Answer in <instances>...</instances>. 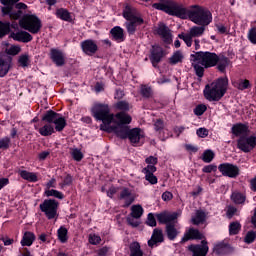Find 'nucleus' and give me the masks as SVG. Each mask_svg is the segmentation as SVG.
I'll use <instances>...</instances> for the list:
<instances>
[{
  "instance_id": "obj_2",
  "label": "nucleus",
  "mask_w": 256,
  "mask_h": 256,
  "mask_svg": "<svg viewBox=\"0 0 256 256\" xmlns=\"http://www.w3.org/2000/svg\"><path fill=\"white\" fill-rule=\"evenodd\" d=\"M229 79L227 77L219 78L211 84H207L204 89V97L207 101H220L227 92Z\"/></svg>"
},
{
  "instance_id": "obj_52",
  "label": "nucleus",
  "mask_w": 256,
  "mask_h": 256,
  "mask_svg": "<svg viewBox=\"0 0 256 256\" xmlns=\"http://www.w3.org/2000/svg\"><path fill=\"white\" fill-rule=\"evenodd\" d=\"M73 184V176L66 175L63 182L59 184L61 189H64L65 187H69V185Z\"/></svg>"
},
{
  "instance_id": "obj_63",
  "label": "nucleus",
  "mask_w": 256,
  "mask_h": 256,
  "mask_svg": "<svg viewBox=\"0 0 256 256\" xmlns=\"http://www.w3.org/2000/svg\"><path fill=\"white\" fill-rule=\"evenodd\" d=\"M117 109L120 111H129V103L125 101H120L116 104Z\"/></svg>"
},
{
  "instance_id": "obj_24",
  "label": "nucleus",
  "mask_w": 256,
  "mask_h": 256,
  "mask_svg": "<svg viewBox=\"0 0 256 256\" xmlns=\"http://www.w3.org/2000/svg\"><path fill=\"white\" fill-rule=\"evenodd\" d=\"M157 171V167L155 166H146L142 173L145 175L146 181H149L151 185H157V177L153 175Z\"/></svg>"
},
{
  "instance_id": "obj_51",
  "label": "nucleus",
  "mask_w": 256,
  "mask_h": 256,
  "mask_svg": "<svg viewBox=\"0 0 256 256\" xmlns=\"http://www.w3.org/2000/svg\"><path fill=\"white\" fill-rule=\"evenodd\" d=\"M146 225H148V227H157V220L155 219V214L153 213L148 214Z\"/></svg>"
},
{
  "instance_id": "obj_48",
  "label": "nucleus",
  "mask_w": 256,
  "mask_h": 256,
  "mask_svg": "<svg viewBox=\"0 0 256 256\" xmlns=\"http://www.w3.org/2000/svg\"><path fill=\"white\" fill-rule=\"evenodd\" d=\"M213 159H215V153L212 150L204 151L202 155V161H204V163H211Z\"/></svg>"
},
{
  "instance_id": "obj_46",
  "label": "nucleus",
  "mask_w": 256,
  "mask_h": 256,
  "mask_svg": "<svg viewBox=\"0 0 256 256\" xmlns=\"http://www.w3.org/2000/svg\"><path fill=\"white\" fill-rule=\"evenodd\" d=\"M231 199L237 205H241L242 203H245V195H243L239 192L232 193Z\"/></svg>"
},
{
  "instance_id": "obj_28",
  "label": "nucleus",
  "mask_w": 256,
  "mask_h": 256,
  "mask_svg": "<svg viewBox=\"0 0 256 256\" xmlns=\"http://www.w3.org/2000/svg\"><path fill=\"white\" fill-rule=\"evenodd\" d=\"M110 33L113 39L118 43H122V41H125V31L123 30V28L115 26L111 29Z\"/></svg>"
},
{
  "instance_id": "obj_53",
  "label": "nucleus",
  "mask_w": 256,
  "mask_h": 256,
  "mask_svg": "<svg viewBox=\"0 0 256 256\" xmlns=\"http://www.w3.org/2000/svg\"><path fill=\"white\" fill-rule=\"evenodd\" d=\"M4 53L6 55H18V53H21V47L13 45L10 48H7Z\"/></svg>"
},
{
  "instance_id": "obj_61",
  "label": "nucleus",
  "mask_w": 256,
  "mask_h": 256,
  "mask_svg": "<svg viewBox=\"0 0 256 256\" xmlns=\"http://www.w3.org/2000/svg\"><path fill=\"white\" fill-rule=\"evenodd\" d=\"M127 223L131 227H139V225H141V222H139V220H137V218H134L133 216L127 217Z\"/></svg>"
},
{
  "instance_id": "obj_12",
  "label": "nucleus",
  "mask_w": 256,
  "mask_h": 256,
  "mask_svg": "<svg viewBox=\"0 0 256 256\" xmlns=\"http://www.w3.org/2000/svg\"><path fill=\"white\" fill-rule=\"evenodd\" d=\"M237 147L240 151H243V153H250V151H253L256 147V137H240L237 141Z\"/></svg>"
},
{
  "instance_id": "obj_64",
  "label": "nucleus",
  "mask_w": 256,
  "mask_h": 256,
  "mask_svg": "<svg viewBox=\"0 0 256 256\" xmlns=\"http://www.w3.org/2000/svg\"><path fill=\"white\" fill-rule=\"evenodd\" d=\"M89 243H91V245H99V243H101V237L98 235H90Z\"/></svg>"
},
{
  "instance_id": "obj_17",
  "label": "nucleus",
  "mask_w": 256,
  "mask_h": 256,
  "mask_svg": "<svg viewBox=\"0 0 256 256\" xmlns=\"http://www.w3.org/2000/svg\"><path fill=\"white\" fill-rule=\"evenodd\" d=\"M50 59L56 67H63L65 65V53L59 49L52 48L50 50Z\"/></svg>"
},
{
  "instance_id": "obj_30",
  "label": "nucleus",
  "mask_w": 256,
  "mask_h": 256,
  "mask_svg": "<svg viewBox=\"0 0 256 256\" xmlns=\"http://www.w3.org/2000/svg\"><path fill=\"white\" fill-rule=\"evenodd\" d=\"M35 241V234L33 232H25L21 240L22 247H31Z\"/></svg>"
},
{
  "instance_id": "obj_34",
  "label": "nucleus",
  "mask_w": 256,
  "mask_h": 256,
  "mask_svg": "<svg viewBox=\"0 0 256 256\" xmlns=\"http://www.w3.org/2000/svg\"><path fill=\"white\" fill-rule=\"evenodd\" d=\"M129 22H126V29L129 33V35H135V31H137V25H143V22H139L137 20H128Z\"/></svg>"
},
{
  "instance_id": "obj_25",
  "label": "nucleus",
  "mask_w": 256,
  "mask_h": 256,
  "mask_svg": "<svg viewBox=\"0 0 256 256\" xmlns=\"http://www.w3.org/2000/svg\"><path fill=\"white\" fill-rule=\"evenodd\" d=\"M119 199L124 201V207H129L135 201V195L128 188H123Z\"/></svg>"
},
{
  "instance_id": "obj_50",
  "label": "nucleus",
  "mask_w": 256,
  "mask_h": 256,
  "mask_svg": "<svg viewBox=\"0 0 256 256\" xmlns=\"http://www.w3.org/2000/svg\"><path fill=\"white\" fill-rule=\"evenodd\" d=\"M18 63L20 67H28L29 66V54H22L18 58Z\"/></svg>"
},
{
  "instance_id": "obj_32",
  "label": "nucleus",
  "mask_w": 256,
  "mask_h": 256,
  "mask_svg": "<svg viewBox=\"0 0 256 256\" xmlns=\"http://www.w3.org/2000/svg\"><path fill=\"white\" fill-rule=\"evenodd\" d=\"M38 131L42 137H49V135H53V133H55V128L51 123L47 122L44 126L39 128Z\"/></svg>"
},
{
  "instance_id": "obj_41",
  "label": "nucleus",
  "mask_w": 256,
  "mask_h": 256,
  "mask_svg": "<svg viewBox=\"0 0 256 256\" xmlns=\"http://www.w3.org/2000/svg\"><path fill=\"white\" fill-rule=\"evenodd\" d=\"M233 85L236 87V89H239V91H245V89H249L251 87V83L247 79H241L237 82H234Z\"/></svg>"
},
{
  "instance_id": "obj_7",
  "label": "nucleus",
  "mask_w": 256,
  "mask_h": 256,
  "mask_svg": "<svg viewBox=\"0 0 256 256\" xmlns=\"http://www.w3.org/2000/svg\"><path fill=\"white\" fill-rule=\"evenodd\" d=\"M42 121H46V123H53L55 125L56 131H63V129H65V126L67 125V121H65V118L61 116V114L53 112V110L47 111L43 115Z\"/></svg>"
},
{
  "instance_id": "obj_54",
  "label": "nucleus",
  "mask_w": 256,
  "mask_h": 256,
  "mask_svg": "<svg viewBox=\"0 0 256 256\" xmlns=\"http://www.w3.org/2000/svg\"><path fill=\"white\" fill-rule=\"evenodd\" d=\"M71 155L75 161H81L83 159V152L77 148L72 149Z\"/></svg>"
},
{
  "instance_id": "obj_40",
  "label": "nucleus",
  "mask_w": 256,
  "mask_h": 256,
  "mask_svg": "<svg viewBox=\"0 0 256 256\" xmlns=\"http://www.w3.org/2000/svg\"><path fill=\"white\" fill-rule=\"evenodd\" d=\"M20 176L22 179H25L26 181H31L32 183H36L38 181L37 174L28 172L27 170L20 171Z\"/></svg>"
},
{
  "instance_id": "obj_18",
  "label": "nucleus",
  "mask_w": 256,
  "mask_h": 256,
  "mask_svg": "<svg viewBox=\"0 0 256 256\" xmlns=\"http://www.w3.org/2000/svg\"><path fill=\"white\" fill-rule=\"evenodd\" d=\"M165 56L163 52V48L161 46H153L151 49V54H150V61L153 65V67H157L159 63H161V60Z\"/></svg>"
},
{
  "instance_id": "obj_15",
  "label": "nucleus",
  "mask_w": 256,
  "mask_h": 256,
  "mask_svg": "<svg viewBox=\"0 0 256 256\" xmlns=\"http://www.w3.org/2000/svg\"><path fill=\"white\" fill-rule=\"evenodd\" d=\"M11 63H13V58L6 53H0V77H5L11 69Z\"/></svg>"
},
{
  "instance_id": "obj_23",
  "label": "nucleus",
  "mask_w": 256,
  "mask_h": 256,
  "mask_svg": "<svg viewBox=\"0 0 256 256\" xmlns=\"http://www.w3.org/2000/svg\"><path fill=\"white\" fill-rule=\"evenodd\" d=\"M82 51L86 55H95L99 49L97 43L93 40H85L81 43Z\"/></svg>"
},
{
  "instance_id": "obj_35",
  "label": "nucleus",
  "mask_w": 256,
  "mask_h": 256,
  "mask_svg": "<svg viewBox=\"0 0 256 256\" xmlns=\"http://www.w3.org/2000/svg\"><path fill=\"white\" fill-rule=\"evenodd\" d=\"M143 206L141 205H133L131 207V214L130 216L133 217L134 219H141V217H143Z\"/></svg>"
},
{
  "instance_id": "obj_26",
  "label": "nucleus",
  "mask_w": 256,
  "mask_h": 256,
  "mask_svg": "<svg viewBox=\"0 0 256 256\" xmlns=\"http://www.w3.org/2000/svg\"><path fill=\"white\" fill-rule=\"evenodd\" d=\"M14 41H20L21 43H29L33 41V36L27 31H20L12 34Z\"/></svg>"
},
{
  "instance_id": "obj_21",
  "label": "nucleus",
  "mask_w": 256,
  "mask_h": 256,
  "mask_svg": "<svg viewBox=\"0 0 256 256\" xmlns=\"http://www.w3.org/2000/svg\"><path fill=\"white\" fill-rule=\"evenodd\" d=\"M143 137H145V134L141 128H133L128 131L127 139H129L132 145H137Z\"/></svg>"
},
{
  "instance_id": "obj_42",
  "label": "nucleus",
  "mask_w": 256,
  "mask_h": 256,
  "mask_svg": "<svg viewBox=\"0 0 256 256\" xmlns=\"http://www.w3.org/2000/svg\"><path fill=\"white\" fill-rule=\"evenodd\" d=\"M205 217V212L198 210L195 217H192L191 222L193 223V225H200V223H204Z\"/></svg>"
},
{
  "instance_id": "obj_43",
  "label": "nucleus",
  "mask_w": 256,
  "mask_h": 256,
  "mask_svg": "<svg viewBox=\"0 0 256 256\" xmlns=\"http://www.w3.org/2000/svg\"><path fill=\"white\" fill-rule=\"evenodd\" d=\"M227 249H229V246H227V244L221 242L214 246L213 251L217 255H225V253H227Z\"/></svg>"
},
{
  "instance_id": "obj_29",
  "label": "nucleus",
  "mask_w": 256,
  "mask_h": 256,
  "mask_svg": "<svg viewBox=\"0 0 256 256\" xmlns=\"http://www.w3.org/2000/svg\"><path fill=\"white\" fill-rule=\"evenodd\" d=\"M115 119V123H117V125H129L132 121L131 116L125 112L117 113L115 115Z\"/></svg>"
},
{
  "instance_id": "obj_20",
  "label": "nucleus",
  "mask_w": 256,
  "mask_h": 256,
  "mask_svg": "<svg viewBox=\"0 0 256 256\" xmlns=\"http://www.w3.org/2000/svg\"><path fill=\"white\" fill-rule=\"evenodd\" d=\"M155 32L157 33V35L161 36L165 43H171V30L169 29V27H167V25H165L164 23H159L155 29Z\"/></svg>"
},
{
  "instance_id": "obj_16",
  "label": "nucleus",
  "mask_w": 256,
  "mask_h": 256,
  "mask_svg": "<svg viewBox=\"0 0 256 256\" xmlns=\"http://www.w3.org/2000/svg\"><path fill=\"white\" fill-rule=\"evenodd\" d=\"M163 241H165L163 229L155 228L152 232L151 238L148 240V247L153 249V247H157L160 243H163Z\"/></svg>"
},
{
  "instance_id": "obj_1",
  "label": "nucleus",
  "mask_w": 256,
  "mask_h": 256,
  "mask_svg": "<svg viewBox=\"0 0 256 256\" xmlns=\"http://www.w3.org/2000/svg\"><path fill=\"white\" fill-rule=\"evenodd\" d=\"M190 61L197 77H203L205 75V69L215 67L219 56L213 52H195L190 55Z\"/></svg>"
},
{
  "instance_id": "obj_8",
  "label": "nucleus",
  "mask_w": 256,
  "mask_h": 256,
  "mask_svg": "<svg viewBox=\"0 0 256 256\" xmlns=\"http://www.w3.org/2000/svg\"><path fill=\"white\" fill-rule=\"evenodd\" d=\"M205 27L203 25L200 26H193L189 29L188 33H181L178 35L179 39H182L184 43L191 47L193 45V39L197 37H202V35L205 33Z\"/></svg>"
},
{
  "instance_id": "obj_6",
  "label": "nucleus",
  "mask_w": 256,
  "mask_h": 256,
  "mask_svg": "<svg viewBox=\"0 0 256 256\" xmlns=\"http://www.w3.org/2000/svg\"><path fill=\"white\" fill-rule=\"evenodd\" d=\"M19 23L22 29L29 31V33H32L33 35H36V33L41 31V20L35 15H25L20 19Z\"/></svg>"
},
{
  "instance_id": "obj_39",
  "label": "nucleus",
  "mask_w": 256,
  "mask_h": 256,
  "mask_svg": "<svg viewBox=\"0 0 256 256\" xmlns=\"http://www.w3.org/2000/svg\"><path fill=\"white\" fill-rule=\"evenodd\" d=\"M166 233H167L168 239H170V241H173L175 239V237H177V235H179V232L175 228V224H168L166 226Z\"/></svg>"
},
{
  "instance_id": "obj_33",
  "label": "nucleus",
  "mask_w": 256,
  "mask_h": 256,
  "mask_svg": "<svg viewBox=\"0 0 256 256\" xmlns=\"http://www.w3.org/2000/svg\"><path fill=\"white\" fill-rule=\"evenodd\" d=\"M216 65L218 71H220L221 73H225V70L227 69V67H229V58L225 56H218Z\"/></svg>"
},
{
  "instance_id": "obj_14",
  "label": "nucleus",
  "mask_w": 256,
  "mask_h": 256,
  "mask_svg": "<svg viewBox=\"0 0 256 256\" xmlns=\"http://www.w3.org/2000/svg\"><path fill=\"white\" fill-rule=\"evenodd\" d=\"M122 15L126 21H138L140 23H144V20L142 19L141 15L139 14V11L135 9V7L131 5H126L123 9Z\"/></svg>"
},
{
  "instance_id": "obj_9",
  "label": "nucleus",
  "mask_w": 256,
  "mask_h": 256,
  "mask_svg": "<svg viewBox=\"0 0 256 256\" xmlns=\"http://www.w3.org/2000/svg\"><path fill=\"white\" fill-rule=\"evenodd\" d=\"M58 207L59 202L55 199L44 200V202L40 204V210L46 215L47 219H55L57 217Z\"/></svg>"
},
{
  "instance_id": "obj_47",
  "label": "nucleus",
  "mask_w": 256,
  "mask_h": 256,
  "mask_svg": "<svg viewBox=\"0 0 256 256\" xmlns=\"http://www.w3.org/2000/svg\"><path fill=\"white\" fill-rule=\"evenodd\" d=\"M46 197H55L56 199H64V195L59 190L51 189L45 190Z\"/></svg>"
},
{
  "instance_id": "obj_13",
  "label": "nucleus",
  "mask_w": 256,
  "mask_h": 256,
  "mask_svg": "<svg viewBox=\"0 0 256 256\" xmlns=\"http://www.w3.org/2000/svg\"><path fill=\"white\" fill-rule=\"evenodd\" d=\"M218 169L224 177L235 179V177L239 176V167H237V165H233L231 163H223L218 166Z\"/></svg>"
},
{
  "instance_id": "obj_62",
  "label": "nucleus",
  "mask_w": 256,
  "mask_h": 256,
  "mask_svg": "<svg viewBox=\"0 0 256 256\" xmlns=\"http://www.w3.org/2000/svg\"><path fill=\"white\" fill-rule=\"evenodd\" d=\"M196 135H198V137H201L202 139H205V137H208L209 135V130L207 128H199L196 131Z\"/></svg>"
},
{
  "instance_id": "obj_58",
  "label": "nucleus",
  "mask_w": 256,
  "mask_h": 256,
  "mask_svg": "<svg viewBox=\"0 0 256 256\" xmlns=\"http://www.w3.org/2000/svg\"><path fill=\"white\" fill-rule=\"evenodd\" d=\"M145 163H147V167H155L158 163V159L155 156H149L145 159Z\"/></svg>"
},
{
  "instance_id": "obj_49",
  "label": "nucleus",
  "mask_w": 256,
  "mask_h": 256,
  "mask_svg": "<svg viewBox=\"0 0 256 256\" xmlns=\"http://www.w3.org/2000/svg\"><path fill=\"white\" fill-rule=\"evenodd\" d=\"M58 239L61 243H67V228L65 227H60L58 229Z\"/></svg>"
},
{
  "instance_id": "obj_44",
  "label": "nucleus",
  "mask_w": 256,
  "mask_h": 256,
  "mask_svg": "<svg viewBox=\"0 0 256 256\" xmlns=\"http://www.w3.org/2000/svg\"><path fill=\"white\" fill-rule=\"evenodd\" d=\"M9 31H11V23L0 21V39L8 35Z\"/></svg>"
},
{
  "instance_id": "obj_11",
  "label": "nucleus",
  "mask_w": 256,
  "mask_h": 256,
  "mask_svg": "<svg viewBox=\"0 0 256 256\" xmlns=\"http://www.w3.org/2000/svg\"><path fill=\"white\" fill-rule=\"evenodd\" d=\"M157 221L163 225H171L177 223V218L181 217V211L178 212H161L155 215Z\"/></svg>"
},
{
  "instance_id": "obj_31",
  "label": "nucleus",
  "mask_w": 256,
  "mask_h": 256,
  "mask_svg": "<svg viewBox=\"0 0 256 256\" xmlns=\"http://www.w3.org/2000/svg\"><path fill=\"white\" fill-rule=\"evenodd\" d=\"M189 239H203V234L197 229L191 228L188 233L182 238V242L189 241Z\"/></svg>"
},
{
  "instance_id": "obj_27",
  "label": "nucleus",
  "mask_w": 256,
  "mask_h": 256,
  "mask_svg": "<svg viewBox=\"0 0 256 256\" xmlns=\"http://www.w3.org/2000/svg\"><path fill=\"white\" fill-rule=\"evenodd\" d=\"M232 133L236 137H247V133H249V127L243 124H236L232 127Z\"/></svg>"
},
{
  "instance_id": "obj_55",
  "label": "nucleus",
  "mask_w": 256,
  "mask_h": 256,
  "mask_svg": "<svg viewBox=\"0 0 256 256\" xmlns=\"http://www.w3.org/2000/svg\"><path fill=\"white\" fill-rule=\"evenodd\" d=\"M248 39L250 43L256 45V27L251 28L248 32Z\"/></svg>"
},
{
  "instance_id": "obj_59",
  "label": "nucleus",
  "mask_w": 256,
  "mask_h": 256,
  "mask_svg": "<svg viewBox=\"0 0 256 256\" xmlns=\"http://www.w3.org/2000/svg\"><path fill=\"white\" fill-rule=\"evenodd\" d=\"M11 144V139L9 137H4L0 139V149H9Z\"/></svg>"
},
{
  "instance_id": "obj_10",
  "label": "nucleus",
  "mask_w": 256,
  "mask_h": 256,
  "mask_svg": "<svg viewBox=\"0 0 256 256\" xmlns=\"http://www.w3.org/2000/svg\"><path fill=\"white\" fill-rule=\"evenodd\" d=\"M27 9V5L25 3L14 4V6H5L2 7L3 15H9L10 19H20L23 15V10Z\"/></svg>"
},
{
  "instance_id": "obj_56",
  "label": "nucleus",
  "mask_w": 256,
  "mask_h": 256,
  "mask_svg": "<svg viewBox=\"0 0 256 256\" xmlns=\"http://www.w3.org/2000/svg\"><path fill=\"white\" fill-rule=\"evenodd\" d=\"M255 239H256V233L253 231H249V232H247V234L244 238V241H245V243L251 244V243H253V241H255Z\"/></svg>"
},
{
  "instance_id": "obj_60",
  "label": "nucleus",
  "mask_w": 256,
  "mask_h": 256,
  "mask_svg": "<svg viewBox=\"0 0 256 256\" xmlns=\"http://www.w3.org/2000/svg\"><path fill=\"white\" fill-rule=\"evenodd\" d=\"M141 95H143V97H146L147 99H149V97H151V95H153V92L151 91L150 87L142 86L141 87Z\"/></svg>"
},
{
  "instance_id": "obj_22",
  "label": "nucleus",
  "mask_w": 256,
  "mask_h": 256,
  "mask_svg": "<svg viewBox=\"0 0 256 256\" xmlns=\"http://www.w3.org/2000/svg\"><path fill=\"white\" fill-rule=\"evenodd\" d=\"M109 129L110 133L111 131H114L115 135H117V137H120V139H127L130 131L129 126L123 124H117V126L114 127L109 124Z\"/></svg>"
},
{
  "instance_id": "obj_19",
  "label": "nucleus",
  "mask_w": 256,
  "mask_h": 256,
  "mask_svg": "<svg viewBox=\"0 0 256 256\" xmlns=\"http://www.w3.org/2000/svg\"><path fill=\"white\" fill-rule=\"evenodd\" d=\"M191 251L192 256H207L209 253V246H207V241L203 240L201 245H191L188 247Z\"/></svg>"
},
{
  "instance_id": "obj_45",
  "label": "nucleus",
  "mask_w": 256,
  "mask_h": 256,
  "mask_svg": "<svg viewBox=\"0 0 256 256\" xmlns=\"http://www.w3.org/2000/svg\"><path fill=\"white\" fill-rule=\"evenodd\" d=\"M239 231H241V223L237 221L231 222L229 225V234L238 235Z\"/></svg>"
},
{
  "instance_id": "obj_57",
  "label": "nucleus",
  "mask_w": 256,
  "mask_h": 256,
  "mask_svg": "<svg viewBox=\"0 0 256 256\" xmlns=\"http://www.w3.org/2000/svg\"><path fill=\"white\" fill-rule=\"evenodd\" d=\"M206 111H207V106L205 104H200L196 106V108L194 109V113L197 116L203 115V113H205Z\"/></svg>"
},
{
  "instance_id": "obj_36",
  "label": "nucleus",
  "mask_w": 256,
  "mask_h": 256,
  "mask_svg": "<svg viewBox=\"0 0 256 256\" xmlns=\"http://www.w3.org/2000/svg\"><path fill=\"white\" fill-rule=\"evenodd\" d=\"M56 16L58 17V19H62V21H68L71 22V13H69V11H67V9L64 8H60L56 11Z\"/></svg>"
},
{
  "instance_id": "obj_3",
  "label": "nucleus",
  "mask_w": 256,
  "mask_h": 256,
  "mask_svg": "<svg viewBox=\"0 0 256 256\" xmlns=\"http://www.w3.org/2000/svg\"><path fill=\"white\" fill-rule=\"evenodd\" d=\"M91 113L96 121H102L100 125L101 131L111 133L109 125L115 121V116L110 113L109 105L95 104L91 109Z\"/></svg>"
},
{
  "instance_id": "obj_4",
  "label": "nucleus",
  "mask_w": 256,
  "mask_h": 256,
  "mask_svg": "<svg viewBox=\"0 0 256 256\" xmlns=\"http://www.w3.org/2000/svg\"><path fill=\"white\" fill-rule=\"evenodd\" d=\"M152 7L158 9V11H164V13H167L168 15L179 17L180 19H188L189 17V10L185 8L183 4L173 0L167 1L165 4L154 3Z\"/></svg>"
},
{
  "instance_id": "obj_37",
  "label": "nucleus",
  "mask_w": 256,
  "mask_h": 256,
  "mask_svg": "<svg viewBox=\"0 0 256 256\" xmlns=\"http://www.w3.org/2000/svg\"><path fill=\"white\" fill-rule=\"evenodd\" d=\"M183 59H184L183 52L176 51L169 58V63H170V65H177V63H182Z\"/></svg>"
},
{
  "instance_id": "obj_38",
  "label": "nucleus",
  "mask_w": 256,
  "mask_h": 256,
  "mask_svg": "<svg viewBox=\"0 0 256 256\" xmlns=\"http://www.w3.org/2000/svg\"><path fill=\"white\" fill-rule=\"evenodd\" d=\"M130 256H143V250L138 242L130 244Z\"/></svg>"
},
{
  "instance_id": "obj_5",
  "label": "nucleus",
  "mask_w": 256,
  "mask_h": 256,
  "mask_svg": "<svg viewBox=\"0 0 256 256\" xmlns=\"http://www.w3.org/2000/svg\"><path fill=\"white\" fill-rule=\"evenodd\" d=\"M188 18L196 25L207 26L213 21L211 11L200 5H192L188 9Z\"/></svg>"
}]
</instances>
